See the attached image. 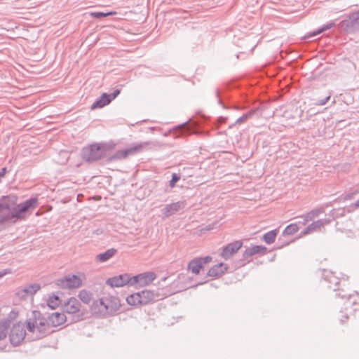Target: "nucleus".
Wrapping results in <instances>:
<instances>
[{
	"label": "nucleus",
	"mask_w": 359,
	"mask_h": 359,
	"mask_svg": "<svg viewBox=\"0 0 359 359\" xmlns=\"http://www.w3.org/2000/svg\"><path fill=\"white\" fill-rule=\"evenodd\" d=\"M355 206L356 208H359V199L358 201H356V202L355 203Z\"/></svg>",
	"instance_id": "c03bdc74"
},
{
	"label": "nucleus",
	"mask_w": 359,
	"mask_h": 359,
	"mask_svg": "<svg viewBox=\"0 0 359 359\" xmlns=\"http://www.w3.org/2000/svg\"><path fill=\"white\" fill-rule=\"evenodd\" d=\"M6 274H7V272L6 271H0V278H1L3 276H4Z\"/></svg>",
	"instance_id": "37998d69"
},
{
	"label": "nucleus",
	"mask_w": 359,
	"mask_h": 359,
	"mask_svg": "<svg viewBox=\"0 0 359 359\" xmlns=\"http://www.w3.org/2000/svg\"><path fill=\"white\" fill-rule=\"evenodd\" d=\"M180 180V175L177 173H172V178L169 182V186L170 188H174L175 184Z\"/></svg>",
	"instance_id": "f704fd0d"
},
{
	"label": "nucleus",
	"mask_w": 359,
	"mask_h": 359,
	"mask_svg": "<svg viewBox=\"0 0 359 359\" xmlns=\"http://www.w3.org/2000/svg\"><path fill=\"white\" fill-rule=\"evenodd\" d=\"M27 327L28 332L32 333V336L30 337L32 340L39 339L46 334V325L41 321L38 323L36 321L32 322L29 320L27 321Z\"/></svg>",
	"instance_id": "39448f33"
},
{
	"label": "nucleus",
	"mask_w": 359,
	"mask_h": 359,
	"mask_svg": "<svg viewBox=\"0 0 359 359\" xmlns=\"http://www.w3.org/2000/svg\"><path fill=\"white\" fill-rule=\"evenodd\" d=\"M198 259H201V263H204V264H207V263H209L212 258L209 256H207V257H203V258H198Z\"/></svg>",
	"instance_id": "ea45409f"
},
{
	"label": "nucleus",
	"mask_w": 359,
	"mask_h": 359,
	"mask_svg": "<svg viewBox=\"0 0 359 359\" xmlns=\"http://www.w3.org/2000/svg\"><path fill=\"white\" fill-rule=\"evenodd\" d=\"M79 297L85 304H89L92 299L91 294L84 290L79 292Z\"/></svg>",
	"instance_id": "2f4dec72"
},
{
	"label": "nucleus",
	"mask_w": 359,
	"mask_h": 359,
	"mask_svg": "<svg viewBox=\"0 0 359 359\" xmlns=\"http://www.w3.org/2000/svg\"><path fill=\"white\" fill-rule=\"evenodd\" d=\"M278 232V229H274L264 233L263 236V239L264 242L266 243L267 244L273 243L275 241Z\"/></svg>",
	"instance_id": "a878e982"
},
{
	"label": "nucleus",
	"mask_w": 359,
	"mask_h": 359,
	"mask_svg": "<svg viewBox=\"0 0 359 359\" xmlns=\"http://www.w3.org/2000/svg\"><path fill=\"white\" fill-rule=\"evenodd\" d=\"M109 147L104 144H93L82 151L83 158L89 163L98 161L107 155Z\"/></svg>",
	"instance_id": "f03ea898"
},
{
	"label": "nucleus",
	"mask_w": 359,
	"mask_h": 359,
	"mask_svg": "<svg viewBox=\"0 0 359 359\" xmlns=\"http://www.w3.org/2000/svg\"><path fill=\"white\" fill-rule=\"evenodd\" d=\"M111 102L109 94L104 93H102L91 105V109H95L98 108H102Z\"/></svg>",
	"instance_id": "f3484780"
},
{
	"label": "nucleus",
	"mask_w": 359,
	"mask_h": 359,
	"mask_svg": "<svg viewBox=\"0 0 359 359\" xmlns=\"http://www.w3.org/2000/svg\"><path fill=\"white\" fill-rule=\"evenodd\" d=\"M40 289V285L37 283L30 284L18 292V295L21 298H25L26 295H33Z\"/></svg>",
	"instance_id": "a211bd4d"
},
{
	"label": "nucleus",
	"mask_w": 359,
	"mask_h": 359,
	"mask_svg": "<svg viewBox=\"0 0 359 359\" xmlns=\"http://www.w3.org/2000/svg\"><path fill=\"white\" fill-rule=\"evenodd\" d=\"M243 243L240 241H236L233 243H229L223 248L222 252L220 255L224 259H229L232 255L238 252L242 247Z\"/></svg>",
	"instance_id": "9b49d317"
},
{
	"label": "nucleus",
	"mask_w": 359,
	"mask_h": 359,
	"mask_svg": "<svg viewBox=\"0 0 359 359\" xmlns=\"http://www.w3.org/2000/svg\"><path fill=\"white\" fill-rule=\"evenodd\" d=\"M121 93L119 89H116L112 93L109 94V99H111V102L114 100Z\"/></svg>",
	"instance_id": "58836bf2"
},
{
	"label": "nucleus",
	"mask_w": 359,
	"mask_h": 359,
	"mask_svg": "<svg viewBox=\"0 0 359 359\" xmlns=\"http://www.w3.org/2000/svg\"><path fill=\"white\" fill-rule=\"evenodd\" d=\"M116 252L114 248H110L105 252L100 253L96 256V260L100 262H105L111 258Z\"/></svg>",
	"instance_id": "412c9836"
},
{
	"label": "nucleus",
	"mask_w": 359,
	"mask_h": 359,
	"mask_svg": "<svg viewBox=\"0 0 359 359\" xmlns=\"http://www.w3.org/2000/svg\"><path fill=\"white\" fill-rule=\"evenodd\" d=\"M217 97H218V102H219L220 104H222V100H221V99H220V97H219V92L218 90L217 91Z\"/></svg>",
	"instance_id": "79ce46f5"
},
{
	"label": "nucleus",
	"mask_w": 359,
	"mask_h": 359,
	"mask_svg": "<svg viewBox=\"0 0 359 359\" xmlns=\"http://www.w3.org/2000/svg\"><path fill=\"white\" fill-rule=\"evenodd\" d=\"M226 270L227 266L223 263H219L209 269L208 275L209 276L217 277L224 273Z\"/></svg>",
	"instance_id": "aec40b11"
},
{
	"label": "nucleus",
	"mask_w": 359,
	"mask_h": 359,
	"mask_svg": "<svg viewBox=\"0 0 359 359\" xmlns=\"http://www.w3.org/2000/svg\"><path fill=\"white\" fill-rule=\"evenodd\" d=\"M127 303L130 305L137 306L141 305L140 294L138 292L132 294L126 298Z\"/></svg>",
	"instance_id": "bb28decb"
},
{
	"label": "nucleus",
	"mask_w": 359,
	"mask_h": 359,
	"mask_svg": "<svg viewBox=\"0 0 359 359\" xmlns=\"http://www.w3.org/2000/svg\"><path fill=\"white\" fill-rule=\"evenodd\" d=\"M101 298L94 301L91 306V311L93 313L100 314V315H105V311H104V304H100Z\"/></svg>",
	"instance_id": "b1692460"
},
{
	"label": "nucleus",
	"mask_w": 359,
	"mask_h": 359,
	"mask_svg": "<svg viewBox=\"0 0 359 359\" xmlns=\"http://www.w3.org/2000/svg\"><path fill=\"white\" fill-rule=\"evenodd\" d=\"M60 304V300L57 295H53L48 299L47 304L52 309H55Z\"/></svg>",
	"instance_id": "7c9ffc66"
},
{
	"label": "nucleus",
	"mask_w": 359,
	"mask_h": 359,
	"mask_svg": "<svg viewBox=\"0 0 359 359\" xmlns=\"http://www.w3.org/2000/svg\"><path fill=\"white\" fill-rule=\"evenodd\" d=\"M154 272H145L130 277V285L135 287H144L150 284L156 278Z\"/></svg>",
	"instance_id": "7ed1b4c3"
},
{
	"label": "nucleus",
	"mask_w": 359,
	"mask_h": 359,
	"mask_svg": "<svg viewBox=\"0 0 359 359\" xmlns=\"http://www.w3.org/2000/svg\"><path fill=\"white\" fill-rule=\"evenodd\" d=\"M186 124L187 123L179 125L174 128V130L176 132V133H179V135L176 134V137L180 135H183L189 132V130L188 127L186 126Z\"/></svg>",
	"instance_id": "473e14b6"
},
{
	"label": "nucleus",
	"mask_w": 359,
	"mask_h": 359,
	"mask_svg": "<svg viewBox=\"0 0 359 359\" xmlns=\"http://www.w3.org/2000/svg\"><path fill=\"white\" fill-rule=\"evenodd\" d=\"M341 27L348 33L359 31V11L350 14L348 19L341 22Z\"/></svg>",
	"instance_id": "423d86ee"
},
{
	"label": "nucleus",
	"mask_w": 359,
	"mask_h": 359,
	"mask_svg": "<svg viewBox=\"0 0 359 359\" xmlns=\"http://www.w3.org/2000/svg\"><path fill=\"white\" fill-rule=\"evenodd\" d=\"M140 294V299L141 300V305L147 304L156 299V294L151 290H142L138 292Z\"/></svg>",
	"instance_id": "6ab92c4d"
},
{
	"label": "nucleus",
	"mask_w": 359,
	"mask_h": 359,
	"mask_svg": "<svg viewBox=\"0 0 359 359\" xmlns=\"http://www.w3.org/2000/svg\"><path fill=\"white\" fill-rule=\"evenodd\" d=\"M330 99V95H328L324 99H322V100H317L316 102L315 103L316 105H319V106H323L325 105L327 102L328 100Z\"/></svg>",
	"instance_id": "4c0bfd02"
},
{
	"label": "nucleus",
	"mask_w": 359,
	"mask_h": 359,
	"mask_svg": "<svg viewBox=\"0 0 359 359\" xmlns=\"http://www.w3.org/2000/svg\"><path fill=\"white\" fill-rule=\"evenodd\" d=\"M142 144H138L133 147L118 150L114 154L111 155L108 158L109 161H114L118 160H122L127 158L129 155H132L135 154L137 151H140L142 147Z\"/></svg>",
	"instance_id": "1a4fd4ad"
},
{
	"label": "nucleus",
	"mask_w": 359,
	"mask_h": 359,
	"mask_svg": "<svg viewBox=\"0 0 359 359\" xmlns=\"http://www.w3.org/2000/svg\"><path fill=\"white\" fill-rule=\"evenodd\" d=\"M37 205L38 198L32 197L12 208L8 197H3L0 199V224L15 223L18 220L25 219L27 212Z\"/></svg>",
	"instance_id": "f257e3e1"
},
{
	"label": "nucleus",
	"mask_w": 359,
	"mask_h": 359,
	"mask_svg": "<svg viewBox=\"0 0 359 359\" xmlns=\"http://www.w3.org/2000/svg\"><path fill=\"white\" fill-rule=\"evenodd\" d=\"M330 222V219H318L316 222H313L311 224H309L306 228L304 229L302 234L306 235L309 234L312 232L320 230V229L325 224H328Z\"/></svg>",
	"instance_id": "2eb2a0df"
},
{
	"label": "nucleus",
	"mask_w": 359,
	"mask_h": 359,
	"mask_svg": "<svg viewBox=\"0 0 359 359\" xmlns=\"http://www.w3.org/2000/svg\"><path fill=\"white\" fill-rule=\"evenodd\" d=\"M184 208V204L183 202L178 201L176 203H170L166 205L162 210L161 212L165 217H168L177 212Z\"/></svg>",
	"instance_id": "ddd939ff"
},
{
	"label": "nucleus",
	"mask_w": 359,
	"mask_h": 359,
	"mask_svg": "<svg viewBox=\"0 0 359 359\" xmlns=\"http://www.w3.org/2000/svg\"><path fill=\"white\" fill-rule=\"evenodd\" d=\"M26 334L24 325L20 323L14 325L10 333L11 343L15 346H18Z\"/></svg>",
	"instance_id": "0eeeda50"
},
{
	"label": "nucleus",
	"mask_w": 359,
	"mask_h": 359,
	"mask_svg": "<svg viewBox=\"0 0 359 359\" xmlns=\"http://www.w3.org/2000/svg\"><path fill=\"white\" fill-rule=\"evenodd\" d=\"M81 280L76 275H68L56 281V285L61 289H74L81 285Z\"/></svg>",
	"instance_id": "20e7f679"
},
{
	"label": "nucleus",
	"mask_w": 359,
	"mask_h": 359,
	"mask_svg": "<svg viewBox=\"0 0 359 359\" xmlns=\"http://www.w3.org/2000/svg\"><path fill=\"white\" fill-rule=\"evenodd\" d=\"M202 268L201 259H194L188 264V269L195 274H198Z\"/></svg>",
	"instance_id": "5701e85b"
},
{
	"label": "nucleus",
	"mask_w": 359,
	"mask_h": 359,
	"mask_svg": "<svg viewBox=\"0 0 359 359\" xmlns=\"http://www.w3.org/2000/svg\"><path fill=\"white\" fill-rule=\"evenodd\" d=\"M266 252V248L263 245H254L252 247L247 248L243 253V258L247 259L250 257L259 254L264 255Z\"/></svg>",
	"instance_id": "dca6fc26"
},
{
	"label": "nucleus",
	"mask_w": 359,
	"mask_h": 359,
	"mask_svg": "<svg viewBox=\"0 0 359 359\" xmlns=\"http://www.w3.org/2000/svg\"><path fill=\"white\" fill-rule=\"evenodd\" d=\"M321 212H323V210L320 209L314 210L308 212L305 216L303 217V224H306L309 221L313 220L314 218L317 217Z\"/></svg>",
	"instance_id": "cd10ccee"
},
{
	"label": "nucleus",
	"mask_w": 359,
	"mask_h": 359,
	"mask_svg": "<svg viewBox=\"0 0 359 359\" xmlns=\"http://www.w3.org/2000/svg\"><path fill=\"white\" fill-rule=\"evenodd\" d=\"M100 304H104L103 308L105 314L113 313L117 311L121 306L119 299L113 296L102 297Z\"/></svg>",
	"instance_id": "6e6552de"
},
{
	"label": "nucleus",
	"mask_w": 359,
	"mask_h": 359,
	"mask_svg": "<svg viewBox=\"0 0 359 359\" xmlns=\"http://www.w3.org/2000/svg\"><path fill=\"white\" fill-rule=\"evenodd\" d=\"M252 115V112H248L247 114H243L242 116L239 117L236 119L235 123H241L245 121L248 118H249Z\"/></svg>",
	"instance_id": "c9c22d12"
},
{
	"label": "nucleus",
	"mask_w": 359,
	"mask_h": 359,
	"mask_svg": "<svg viewBox=\"0 0 359 359\" xmlns=\"http://www.w3.org/2000/svg\"><path fill=\"white\" fill-rule=\"evenodd\" d=\"M79 319H80V316H78V318H77V319L76 320H79Z\"/></svg>",
	"instance_id": "a18cd8bd"
},
{
	"label": "nucleus",
	"mask_w": 359,
	"mask_h": 359,
	"mask_svg": "<svg viewBox=\"0 0 359 359\" xmlns=\"http://www.w3.org/2000/svg\"><path fill=\"white\" fill-rule=\"evenodd\" d=\"M7 172L6 168H3L0 171V179L4 177Z\"/></svg>",
	"instance_id": "a19ab883"
},
{
	"label": "nucleus",
	"mask_w": 359,
	"mask_h": 359,
	"mask_svg": "<svg viewBox=\"0 0 359 359\" xmlns=\"http://www.w3.org/2000/svg\"><path fill=\"white\" fill-rule=\"evenodd\" d=\"M81 304L79 301L74 298H69L63 306L64 313L69 314H76L80 312Z\"/></svg>",
	"instance_id": "f8f14e48"
},
{
	"label": "nucleus",
	"mask_w": 359,
	"mask_h": 359,
	"mask_svg": "<svg viewBox=\"0 0 359 359\" xmlns=\"http://www.w3.org/2000/svg\"><path fill=\"white\" fill-rule=\"evenodd\" d=\"M334 24L333 22L328 23V24L324 25L323 27H322L321 28H319L316 31L309 33L307 36H305V38H313V37L318 36V34L323 33V32L330 29V28H332L334 26Z\"/></svg>",
	"instance_id": "393cba45"
},
{
	"label": "nucleus",
	"mask_w": 359,
	"mask_h": 359,
	"mask_svg": "<svg viewBox=\"0 0 359 359\" xmlns=\"http://www.w3.org/2000/svg\"><path fill=\"white\" fill-rule=\"evenodd\" d=\"M9 322L7 320L0 321V340L4 339L8 332Z\"/></svg>",
	"instance_id": "c85d7f7f"
},
{
	"label": "nucleus",
	"mask_w": 359,
	"mask_h": 359,
	"mask_svg": "<svg viewBox=\"0 0 359 359\" xmlns=\"http://www.w3.org/2000/svg\"><path fill=\"white\" fill-rule=\"evenodd\" d=\"M67 320V317L64 312H55L49 315L48 318V324L53 327H57L63 324Z\"/></svg>",
	"instance_id": "4468645a"
},
{
	"label": "nucleus",
	"mask_w": 359,
	"mask_h": 359,
	"mask_svg": "<svg viewBox=\"0 0 359 359\" xmlns=\"http://www.w3.org/2000/svg\"><path fill=\"white\" fill-rule=\"evenodd\" d=\"M299 230V226L296 223L287 225L284 229L283 234L284 236L292 235Z\"/></svg>",
	"instance_id": "c756f323"
},
{
	"label": "nucleus",
	"mask_w": 359,
	"mask_h": 359,
	"mask_svg": "<svg viewBox=\"0 0 359 359\" xmlns=\"http://www.w3.org/2000/svg\"><path fill=\"white\" fill-rule=\"evenodd\" d=\"M109 15H111V13L93 12L90 13V15L95 18H102Z\"/></svg>",
	"instance_id": "e433bc0d"
},
{
	"label": "nucleus",
	"mask_w": 359,
	"mask_h": 359,
	"mask_svg": "<svg viewBox=\"0 0 359 359\" xmlns=\"http://www.w3.org/2000/svg\"><path fill=\"white\" fill-rule=\"evenodd\" d=\"M323 276L324 280L330 284V285H328L330 288H332V285L337 286L339 283V278L334 276L332 272L325 271Z\"/></svg>",
	"instance_id": "4be33fe9"
},
{
	"label": "nucleus",
	"mask_w": 359,
	"mask_h": 359,
	"mask_svg": "<svg viewBox=\"0 0 359 359\" xmlns=\"http://www.w3.org/2000/svg\"><path fill=\"white\" fill-rule=\"evenodd\" d=\"M352 297V294H348V295H342L341 296V298L342 299H346V302H345V307H344V309L345 310H348V306H351V305H353L355 304V300H351Z\"/></svg>",
	"instance_id": "72a5a7b5"
},
{
	"label": "nucleus",
	"mask_w": 359,
	"mask_h": 359,
	"mask_svg": "<svg viewBox=\"0 0 359 359\" xmlns=\"http://www.w3.org/2000/svg\"><path fill=\"white\" fill-rule=\"evenodd\" d=\"M106 283L112 287H123L127 284L130 285V277L126 273L121 274L119 276L108 278Z\"/></svg>",
	"instance_id": "9d476101"
}]
</instances>
